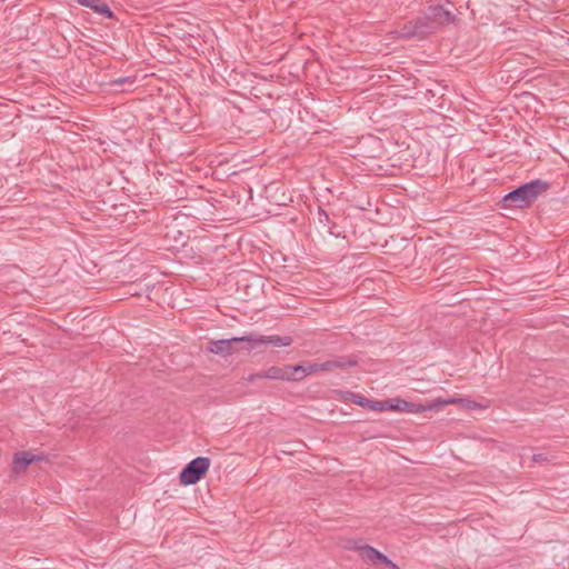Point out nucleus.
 I'll return each mask as SVG.
<instances>
[{"label": "nucleus", "mask_w": 569, "mask_h": 569, "mask_svg": "<svg viewBox=\"0 0 569 569\" xmlns=\"http://www.w3.org/2000/svg\"><path fill=\"white\" fill-rule=\"evenodd\" d=\"M357 362L346 357H339L332 360L321 362V371H332L335 369H345L347 367H355Z\"/></svg>", "instance_id": "9d476101"}, {"label": "nucleus", "mask_w": 569, "mask_h": 569, "mask_svg": "<svg viewBox=\"0 0 569 569\" xmlns=\"http://www.w3.org/2000/svg\"><path fill=\"white\" fill-rule=\"evenodd\" d=\"M210 459L207 457H197L192 459L180 472V482L184 486L197 483L209 470Z\"/></svg>", "instance_id": "f03ea898"}, {"label": "nucleus", "mask_w": 569, "mask_h": 569, "mask_svg": "<svg viewBox=\"0 0 569 569\" xmlns=\"http://www.w3.org/2000/svg\"><path fill=\"white\" fill-rule=\"evenodd\" d=\"M428 12L431 16V20L438 28L451 24L456 21V16L450 8L441 4L430 6Z\"/></svg>", "instance_id": "423d86ee"}, {"label": "nucleus", "mask_w": 569, "mask_h": 569, "mask_svg": "<svg viewBox=\"0 0 569 569\" xmlns=\"http://www.w3.org/2000/svg\"><path fill=\"white\" fill-rule=\"evenodd\" d=\"M248 343L249 346L246 348L247 350H252L256 346L259 345H272L274 347H288L292 343V338L290 336H263V335H248Z\"/></svg>", "instance_id": "7ed1b4c3"}, {"label": "nucleus", "mask_w": 569, "mask_h": 569, "mask_svg": "<svg viewBox=\"0 0 569 569\" xmlns=\"http://www.w3.org/2000/svg\"><path fill=\"white\" fill-rule=\"evenodd\" d=\"M388 402V408L387 410H392V411H409V412H413V405L408 402V401H405V400H401V399H389L387 400Z\"/></svg>", "instance_id": "4468645a"}, {"label": "nucleus", "mask_w": 569, "mask_h": 569, "mask_svg": "<svg viewBox=\"0 0 569 569\" xmlns=\"http://www.w3.org/2000/svg\"><path fill=\"white\" fill-rule=\"evenodd\" d=\"M368 408L373 411H385L388 408V402H387V400H383V401L370 400Z\"/></svg>", "instance_id": "f3484780"}, {"label": "nucleus", "mask_w": 569, "mask_h": 569, "mask_svg": "<svg viewBox=\"0 0 569 569\" xmlns=\"http://www.w3.org/2000/svg\"><path fill=\"white\" fill-rule=\"evenodd\" d=\"M82 7L90 8L96 13L102 16L106 19H112L113 12L109 6L102 0H76Z\"/></svg>", "instance_id": "6e6552de"}, {"label": "nucleus", "mask_w": 569, "mask_h": 569, "mask_svg": "<svg viewBox=\"0 0 569 569\" xmlns=\"http://www.w3.org/2000/svg\"><path fill=\"white\" fill-rule=\"evenodd\" d=\"M549 187L550 184L547 181L535 179L510 191L502 200L508 208L526 209L545 193Z\"/></svg>", "instance_id": "f257e3e1"}, {"label": "nucleus", "mask_w": 569, "mask_h": 569, "mask_svg": "<svg viewBox=\"0 0 569 569\" xmlns=\"http://www.w3.org/2000/svg\"><path fill=\"white\" fill-rule=\"evenodd\" d=\"M399 37L403 39H411L416 37H421L417 23L415 20L407 22L401 30L399 31Z\"/></svg>", "instance_id": "2eb2a0df"}, {"label": "nucleus", "mask_w": 569, "mask_h": 569, "mask_svg": "<svg viewBox=\"0 0 569 569\" xmlns=\"http://www.w3.org/2000/svg\"><path fill=\"white\" fill-rule=\"evenodd\" d=\"M532 461L535 462H543L547 461V457L542 453H536L532 456Z\"/></svg>", "instance_id": "aec40b11"}, {"label": "nucleus", "mask_w": 569, "mask_h": 569, "mask_svg": "<svg viewBox=\"0 0 569 569\" xmlns=\"http://www.w3.org/2000/svg\"><path fill=\"white\" fill-rule=\"evenodd\" d=\"M380 563H385L388 567H391L395 562H392L386 555L382 553L380 557Z\"/></svg>", "instance_id": "b1692460"}, {"label": "nucleus", "mask_w": 569, "mask_h": 569, "mask_svg": "<svg viewBox=\"0 0 569 569\" xmlns=\"http://www.w3.org/2000/svg\"><path fill=\"white\" fill-rule=\"evenodd\" d=\"M350 399L353 403L366 408H368L370 403V399L358 393H350Z\"/></svg>", "instance_id": "dca6fc26"}, {"label": "nucleus", "mask_w": 569, "mask_h": 569, "mask_svg": "<svg viewBox=\"0 0 569 569\" xmlns=\"http://www.w3.org/2000/svg\"><path fill=\"white\" fill-rule=\"evenodd\" d=\"M124 81H126V78H119V79L114 80V83L122 84Z\"/></svg>", "instance_id": "393cba45"}, {"label": "nucleus", "mask_w": 569, "mask_h": 569, "mask_svg": "<svg viewBox=\"0 0 569 569\" xmlns=\"http://www.w3.org/2000/svg\"><path fill=\"white\" fill-rule=\"evenodd\" d=\"M380 563H385L388 567H391L395 562H392L386 555L382 553L380 557Z\"/></svg>", "instance_id": "5701e85b"}, {"label": "nucleus", "mask_w": 569, "mask_h": 569, "mask_svg": "<svg viewBox=\"0 0 569 569\" xmlns=\"http://www.w3.org/2000/svg\"><path fill=\"white\" fill-rule=\"evenodd\" d=\"M293 370L297 375V381H300L307 376H310L317 371H321V363L310 362L307 365H295Z\"/></svg>", "instance_id": "f8f14e48"}, {"label": "nucleus", "mask_w": 569, "mask_h": 569, "mask_svg": "<svg viewBox=\"0 0 569 569\" xmlns=\"http://www.w3.org/2000/svg\"><path fill=\"white\" fill-rule=\"evenodd\" d=\"M452 403H461L469 409H476V408L480 407V405L477 403L476 401H471V400H467V399H462V398L449 397L446 399L436 398V399L429 400L425 405L421 406V410L437 411L440 408L448 406V405H452Z\"/></svg>", "instance_id": "39448f33"}, {"label": "nucleus", "mask_w": 569, "mask_h": 569, "mask_svg": "<svg viewBox=\"0 0 569 569\" xmlns=\"http://www.w3.org/2000/svg\"><path fill=\"white\" fill-rule=\"evenodd\" d=\"M318 218H319V222H320V223H323V222H326V221H329V216H328V213H327L325 210H322V209H319V211H318Z\"/></svg>", "instance_id": "6ab92c4d"}, {"label": "nucleus", "mask_w": 569, "mask_h": 569, "mask_svg": "<svg viewBox=\"0 0 569 569\" xmlns=\"http://www.w3.org/2000/svg\"><path fill=\"white\" fill-rule=\"evenodd\" d=\"M293 368L295 366L291 365L282 367L272 366L264 370L261 377L269 380L297 381V375Z\"/></svg>", "instance_id": "0eeeda50"}, {"label": "nucleus", "mask_w": 569, "mask_h": 569, "mask_svg": "<svg viewBox=\"0 0 569 569\" xmlns=\"http://www.w3.org/2000/svg\"><path fill=\"white\" fill-rule=\"evenodd\" d=\"M380 563H385L388 567H391L395 562H392L386 555L382 553L380 557Z\"/></svg>", "instance_id": "4be33fe9"}, {"label": "nucleus", "mask_w": 569, "mask_h": 569, "mask_svg": "<svg viewBox=\"0 0 569 569\" xmlns=\"http://www.w3.org/2000/svg\"><path fill=\"white\" fill-rule=\"evenodd\" d=\"M359 550L365 561L370 562L372 565L380 563V557L382 556V552H380L379 550L368 545L360 547Z\"/></svg>", "instance_id": "ddd939ff"}, {"label": "nucleus", "mask_w": 569, "mask_h": 569, "mask_svg": "<svg viewBox=\"0 0 569 569\" xmlns=\"http://www.w3.org/2000/svg\"><path fill=\"white\" fill-rule=\"evenodd\" d=\"M418 30L421 34V37L432 33L437 30V27L435 26L433 21L431 20V16L429 12H427L425 16L417 18L416 20Z\"/></svg>", "instance_id": "9b49d317"}, {"label": "nucleus", "mask_w": 569, "mask_h": 569, "mask_svg": "<svg viewBox=\"0 0 569 569\" xmlns=\"http://www.w3.org/2000/svg\"><path fill=\"white\" fill-rule=\"evenodd\" d=\"M236 342L248 343V335L242 337H232L230 339L210 341L208 345V350L214 355L226 357L233 353V345Z\"/></svg>", "instance_id": "20e7f679"}, {"label": "nucleus", "mask_w": 569, "mask_h": 569, "mask_svg": "<svg viewBox=\"0 0 569 569\" xmlns=\"http://www.w3.org/2000/svg\"><path fill=\"white\" fill-rule=\"evenodd\" d=\"M380 563H385L388 567H391L395 562H392L386 555L382 553L380 557Z\"/></svg>", "instance_id": "412c9836"}, {"label": "nucleus", "mask_w": 569, "mask_h": 569, "mask_svg": "<svg viewBox=\"0 0 569 569\" xmlns=\"http://www.w3.org/2000/svg\"><path fill=\"white\" fill-rule=\"evenodd\" d=\"M262 375H263V371H261V372H257V373H251V375H249V376L246 378V380H247L248 382H253V381L259 380V379H264L263 377H261Z\"/></svg>", "instance_id": "a211bd4d"}, {"label": "nucleus", "mask_w": 569, "mask_h": 569, "mask_svg": "<svg viewBox=\"0 0 569 569\" xmlns=\"http://www.w3.org/2000/svg\"><path fill=\"white\" fill-rule=\"evenodd\" d=\"M38 459L40 458L29 451L17 452L13 457V469L14 471L20 472Z\"/></svg>", "instance_id": "1a4fd4ad"}, {"label": "nucleus", "mask_w": 569, "mask_h": 569, "mask_svg": "<svg viewBox=\"0 0 569 569\" xmlns=\"http://www.w3.org/2000/svg\"><path fill=\"white\" fill-rule=\"evenodd\" d=\"M390 568L391 569H400L396 563H393Z\"/></svg>", "instance_id": "a878e982"}]
</instances>
